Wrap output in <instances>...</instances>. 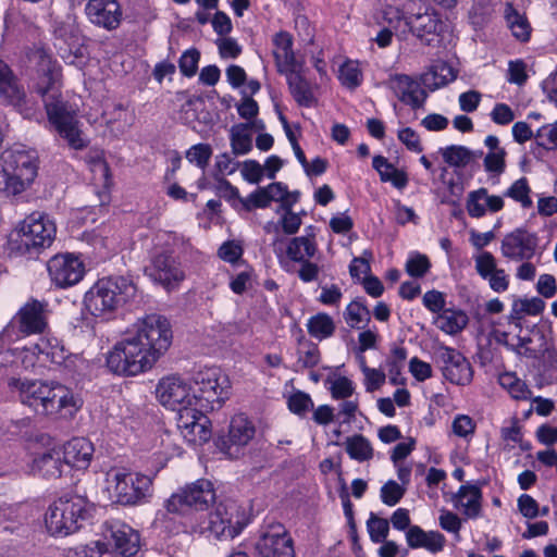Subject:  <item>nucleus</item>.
Returning a JSON list of instances; mask_svg holds the SVG:
<instances>
[{
  "instance_id": "obj_15",
  "label": "nucleus",
  "mask_w": 557,
  "mask_h": 557,
  "mask_svg": "<svg viewBox=\"0 0 557 557\" xmlns=\"http://www.w3.org/2000/svg\"><path fill=\"white\" fill-rule=\"evenodd\" d=\"M256 435V425L245 413L232 417L228 432L219 441L220 450L228 458H238L243 449L249 445Z\"/></svg>"
},
{
  "instance_id": "obj_29",
  "label": "nucleus",
  "mask_w": 557,
  "mask_h": 557,
  "mask_svg": "<svg viewBox=\"0 0 557 557\" xmlns=\"http://www.w3.org/2000/svg\"><path fill=\"white\" fill-rule=\"evenodd\" d=\"M504 208V199L500 196L488 195L486 188H479L468 194L466 209L471 218H482L490 212H498Z\"/></svg>"
},
{
  "instance_id": "obj_17",
  "label": "nucleus",
  "mask_w": 557,
  "mask_h": 557,
  "mask_svg": "<svg viewBox=\"0 0 557 557\" xmlns=\"http://www.w3.org/2000/svg\"><path fill=\"white\" fill-rule=\"evenodd\" d=\"M244 524L235 503H219L209 513L208 530L219 540H231L237 536Z\"/></svg>"
},
{
  "instance_id": "obj_60",
  "label": "nucleus",
  "mask_w": 557,
  "mask_h": 557,
  "mask_svg": "<svg viewBox=\"0 0 557 557\" xmlns=\"http://www.w3.org/2000/svg\"><path fill=\"white\" fill-rule=\"evenodd\" d=\"M506 150L488 151L484 157V169L493 175H500L506 168Z\"/></svg>"
},
{
  "instance_id": "obj_37",
  "label": "nucleus",
  "mask_w": 557,
  "mask_h": 557,
  "mask_svg": "<svg viewBox=\"0 0 557 557\" xmlns=\"http://www.w3.org/2000/svg\"><path fill=\"white\" fill-rule=\"evenodd\" d=\"M468 315L459 309L447 308L434 319L437 329L448 335H455L461 332L468 324Z\"/></svg>"
},
{
  "instance_id": "obj_53",
  "label": "nucleus",
  "mask_w": 557,
  "mask_h": 557,
  "mask_svg": "<svg viewBox=\"0 0 557 557\" xmlns=\"http://www.w3.org/2000/svg\"><path fill=\"white\" fill-rule=\"evenodd\" d=\"M367 530L373 543H382L388 536L389 523L386 519L371 513L367 521Z\"/></svg>"
},
{
  "instance_id": "obj_23",
  "label": "nucleus",
  "mask_w": 557,
  "mask_h": 557,
  "mask_svg": "<svg viewBox=\"0 0 557 557\" xmlns=\"http://www.w3.org/2000/svg\"><path fill=\"white\" fill-rule=\"evenodd\" d=\"M85 13L90 23L109 32L120 26L123 16L117 0H88Z\"/></svg>"
},
{
  "instance_id": "obj_7",
  "label": "nucleus",
  "mask_w": 557,
  "mask_h": 557,
  "mask_svg": "<svg viewBox=\"0 0 557 557\" xmlns=\"http://www.w3.org/2000/svg\"><path fill=\"white\" fill-rule=\"evenodd\" d=\"M196 392V406L219 409L228 398L230 380L218 367H208L197 371L193 376Z\"/></svg>"
},
{
  "instance_id": "obj_34",
  "label": "nucleus",
  "mask_w": 557,
  "mask_h": 557,
  "mask_svg": "<svg viewBox=\"0 0 557 557\" xmlns=\"http://www.w3.org/2000/svg\"><path fill=\"white\" fill-rule=\"evenodd\" d=\"M332 444L335 446L343 445L349 458L360 463L368 462L374 457L372 443L362 434H354L347 436L344 443L334 441Z\"/></svg>"
},
{
  "instance_id": "obj_2",
  "label": "nucleus",
  "mask_w": 557,
  "mask_h": 557,
  "mask_svg": "<svg viewBox=\"0 0 557 557\" xmlns=\"http://www.w3.org/2000/svg\"><path fill=\"white\" fill-rule=\"evenodd\" d=\"M39 156L36 150L14 146L0 153V191L16 196L28 189L38 175Z\"/></svg>"
},
{
  "instance_id": "obj_14",
  "label": "nucleus",
  "mask_w": 557,
  "mask_h": 557,
  "mask_svg": "<svg viewBox=\"0 0 557 557\" xmlns=\"http://www.w3.org/2000/svg\"><path fill=\"white\" fill-rule=\"evenodd\" d=\"M258 557H295L290 535L282 523H269L260 531L256 543Z\"/></svg>"
},
{
  "instance_id": "obj_20",
  "label": "nucleus",
  "mask_w": 557,
  "mask_h": 557,
  "mask_svg": "<svg viewBox=\"0 0 557 557\" xmlns=\"http://www.w3.org/2000/svg\"><path fill=\"white\" fill-rule=\"evenodd\" d=\"M208 410L210 409L193 406L177 413V428L187 443L202 444L211 437L210 421L205 414Z\"/></svg>"
},
{
  "instance_id": "obj_11",
  "label": "nucleus",
  "mask_w": 557,
  "mask_h": 557,
  "mask_svg": "<svg viewBox=\"0 0 557 557\" xmlns=\"http://www.w3.org/2000/svg\"><path fill=\"white\" fill-rule=\"evenodd\" d=\"M272 248L280 265L287 272L294 271L295 264L311 260L318 251L314 237L310 235L293 238L277 235L272 242Z\"/></svg>"
},
{
  "instance_id": "obj_31",
  "label": "nucleus",
  "mask_w": 557,
  "mask_h": 557,
  "mask_svg": "<svg viewBox=\"0 0 557 557\" xmlns=\"http://www.w3.org/2000/svg\"><path fill=\"white\" fill-rule=\"evenodd\" d=\"M273 55L280 73L301 67L292 49L293 38L287 32H280L273 37Z\"/></svg>"
},
{
  "instance_id": "obj_48",
  "label": "nucleus",
  "mask_w": 557,
  "mask_h": 557,
  "mask_svg": "<svg viewBox=\"0 0 557 557\" xmlns=\"http://www.w3.org/2000/svg\"><path fill=\"white\" fill-rule=\"evenodd\" d=\"M344 320L351 329H360L361 324L370 321L369 309L360 301H351L344 311Z\"/></svg>"
},
{
  "instance_id": "obj_44",
  "label": "nucleus",
  "mask_w": 557,
  "mask_h": 557,
  "mask_svg": "<svg viewBox=\"0 0 557 557\" xmlns=\"http://www.w3.org/2000/svg\"><path fill=\"white\" fill-rule=\"evenodd\" d=\"M307 330L312 337L322 341L334 334L335 323L327 313L320 312L308 320Z\"/></svg>"
},
{
  "instance_id": "obj_38",
  "label": "nucleus",
  "mask_w": 557,
  "mask_h": 557,
  "mask_svg": "<svg viewBox=\"0 0 557 557\" xmlns=\"http://www.w3.org/2000/svg\"><path fill=\"white\" fill-rule=\"evenodd\" d=\"M455 77V71L449 64L437 61L421 76V79L423 86L433 91L454 81Z\"/></svg>"
},
{
  "instance_id": "obj_16",
  "label": "nucleus",
  "mask_w": 557,
  "mask_h": 557,
  "mask_svg": "<svg viewBox=\"0 0 557 557\" xmlns=\"http://www.w3.org/2000/svg\"><path fill=\"white\" fill-rule=\"evenodd\" d=\"M42 416L73 418L82 408L83 400L72 388L50 382L49 395L46 396Z\"/></svg>"
},
{
  "instance_id": "obj_36",
  "label": "nucleus",
  "mask_w": 557,
  "mask_h": 557,
  "mask_svg": "<svg viewBox=\"0 0 557 557\" xmlns=\"http://www.w3.org/2000/svg\"><path fill=\"white\" fill-rule=\"evenodd\" d=\"M0 96L12 102L24 100L25 91L11 67L0 59Z\"/></svg>"
},
{
  "instance_id": "obj_28",
  "label": "nucleus",
  "mask_w": 557,
  "mask_h": 557,
  "mask_svg": "<svg viewBox=\"0 0 557 557\" xmlns=\"http://www.w3.org/2000/svg\"><path fill=\"white\" fill-rule=\"evenodd\" d=\"M109 544L122 556H134L140 546V537L132 527L115 522L110 527Z\"/></svg>"
},
{
  "instance_id": "obj_42",
  "label": "nucleus",
  "mask_w": 557,
  "mask_h": 557,
  "mask_svg": "<svg viewBox=\"0 0 557 557\" xmlns=\"http://www.w3.org/2000/svg\"><path fill=\"white\" fill-rule=\"evenodd\" d=\"M299 70L300 69L290 70L283 74L286 75L287 84L295 101L301 104L302 102L308 103L313 101V94Z\"/></svg>"
},
{
  "instance_id": "obj_40",
  "label": "nucleus",
  "mask_w": 557,
  "mask_h": 557,
  "mask_svg": "<svg viewBox=\"0 0 557 557\" xmlns=\"http://www.w3.org/2000/svg\"><path fill=\"white\" fill-rule=\"evenodd\" d=\"M505 18L512 35L520 41H528L531 35V26L524 15H521L511 3L505 7Z\"/></svg>"
},
{
  "instance_id": "obj_26",
  "label": "nucleus",
  "mask_w": 557,
  "mask_h": 557,
  "mask_svg": "<svg viewBox=\"0 0 557 557\" xmlns=\"http://www.w3.org/2000/svg\"><path fill=\"white\" fill-rule=\"evenodd\" d=\"M12 323H17L22 333H41L47 326L46 304L38 300L27 301L16 313Z\"/></svg>"
},
{
  "instance_id": "obj_59",
  "label": "nucleus",
  "mask_w": 557,
  "mask_h": 557,
  "mask_svg": "<svg viewBox=\"0 0 557 557\" xmlns=\"http://www.w3.org/2000/svg\"><path fill=\"white\" fill-rule=\"evenodd\" d=\"M475 270L478 274L483 278H487L499 268L495 257L488 251H482L474 257Z\"/></svg>"
},
{
  "instance_id": "obj_4",
  "label": "nucleus",
  "mask_w": 557,
  "mask_h": 557,
  "mask_svg": "<svg viewBox=\"0 0 557 557\" xmlns=\"http://www.w3.org/2000/svg\"><path fill=\"white\" fill-rule=\"evenodd\" d=\"M136 293V286L126 277L99 280L85 295V307L94 317L114 312Z\"/></svg>"
},
{
  "instance_id": "obj_52",
  "label": "nucleus",
  "mask_w": 557,
  "mask_h": 557,
  "mask_svg": "<svg viewBox=\"0 0 557 557\" xmlns=\"http://www.w3.org/2000/svg\"><path fill=\"white\" fill-rule=\"evenodd\" d=\"M531 189L525 177H521L513 182L507 189L506 196L519 202L523 208L532 206V199L530 197Z\"/></svg>"
},
{
  "instance_id": "obj_33",
  "label": "nucleus",
  "mask_w": 557,
  "mask_h": 557,
  "mask_svg": "<svg viewBox=\"0 0 557 557\" xmlns=\"http://www.w3.org/2000/svg\"><path fill=\"white\" fill-rule=\"evenodd\" d=\"M407 544L411 548L423 547L431 553L444 548L445 536L438 531H424L419 525H411L406 532Z\"/></svg>"
},
{
  "instance_id": "obj_55",
  "label": "nucleus",
  "mask_w": 557,
  "mask_h": 557,
  "mask_svg": "<svg viewBox=\"0 0 557 557\" xmlns=\"http://www.w3.org/2000/svg\"><path fill=\"white\" fill-rule=\"evenodd\" d=\"M287 406L294 414L305 417L313 408V401L309 394L296 391L289 395Z\"/></svg>"
},
{
  "instance_id": "obj_54",
  "label": "nucleus",
  "mask_w": 557,
  "mask_h": 557,
  "mask_svg": "<svg viewBox=\"0 0 557 557\" xmlns=\"http://www.w3.org/2000/svg\"><path fill=\"white\" fill-rule=\"evenodd\" d=\"M67 557H112L104 542L96 541L85 546L71 549Z\"/></svg>"
},
{
  "instance_id": "obj_64",
  "label": "nucleus",
  "mask_w": 557,
  "mask_h": 557,
  "mask_svg": "<svg viewBox=\"0 0 557 557\" xmlns=\"http://www.w3.org/2000/svg\"><path fill=\"white\" fill-rule=\"evenodd\" d=\"M519 512L527 519H534L540 516L539 503L529 494H521L517 499Z\"/></svg>"
},
{
  "instance_id": "obj_24",
  "label": "nucleus",
  "mask_w": 557,
  "mask_h": 557,
  "mask_svg": "<svg viewBox=\"0 0 557 557\" xmlns=\"http://www.w3.org/2000/svg\"><path fill=\"white\" fill-rule=\"evenodd\" d=\"M65 467L62 449L58 447L38 453L28 461V470L30 473L47 479L60 478Z\"/></svg>"
},
{
  "instance_id": "obj_39",
  "label": "nucleus",
  "mask_w": 557,
  "mask_h": 557,
  "mask_svg": "<svg viewBox=\"0 0 557 557\" xmlns=\"http://www.w3.org/2000/svg\"><path fill=\"white\" fill-rule=\"evenodd\" d=\"M373 168L379 172L381 181L391 182L393 186L403 189L408 184V177L405 172L396 169L386 158L375 156L372 162Z\"/></svg>"
},
{
  "instance_id": "obj_43",
  "label": "nucleus",
  "mask_w": 557,
  "mask_h": 557,
  "mask_svg": "<svg viewBox=\"0 0 557 557\" xmlns=\"http://www.w3.org/2000/svg\"><path fill=\"white\" fill-rule=\"evenodd\" d=\"M337 78L345 88L350 90L356 89L363 81L360 63L355 60H346L338 67Z\"/></svg>"
},
{
  "instance_id": "obj_6",
  "label": "nucleus",
  "mask_w": 557,
  "mask_h": 557,
  "mask_svg": "<svg viewBox=\"0 0 557 557\" xmlns=\"http://www.w3.org/2000/svg\"><path fill=\"white\" fill-rule=\"evenodd\" d=\"M106 482L108 491L123 505H140L152 495V479L125 468H111L106 474Z\"/></svg>"
},
{
  "instance_id": "obj_51",
  "label": "nucleus",
  "mask_w": 557,
  "mask_h": 557,
  "mask_svg": "<svg viewBox=\"0 0 557 557\" xmlns=\"http://www.w3.org/2000/svg\"><path fill=\"white\" fill-rule=\"evenodd\" d=\"M476 429V423L468 414H457L451 422V432L455 436L469 442Z\"/></svg>"
},
{
  "instance_id": "obj_50",
  "label": "nucleus",
  "mask_w": 557,
  "mask_h": 557,
  "mask_svg": "<svg viewBox=\"0 0 557 557\" xmlns=\"http://www.w3.org/2000/svg\"><path fill=\"white\" fill-rule=\"evenodd\" d=\"M110 111H103L101 112L102 117L100 123L106 124L107 126L111 127L112 132H115L116 134H122L126 131V128L129 126V123H119V120L122 117L127 116V112L125 110V107H108Z\"/></svg>"
},
{
  "instance_id": "obj_13",
  "label": "nucleus",
  "mask_w": 557,
  "mask_h": 557,
  "mask_svg": "<svg viewBox=\"0 0 557 557\" xmlns=\"http://www.w3.org/2000/svg\"><path fill=\"white\" fill-rule=\"evenodd\" d=\"M159 403L178 413L196 406V392L190 382L180 375H169L161 379L156 388Z\"/></svg>"
},
{
  "instance_id": "obj_61",
  "label": "nucleus",
  "mask_w": 557,
  "mask_h": 557,
  "mask_svg": "<svg viewBox=\"0 0 557 557\" xmlns=\"http://www.w3.org/2000/svg\"><path fill=\"white\" fill-rule=\"evenodd\" d=\"M330 391L333 398L347 399L354 394L355 386L348 377L338 376L331 382Z\"/></svg>"
},
{
  "instance_id": "obj_30",
  "label": "nucleus",
  "mask_w": 557,
  "mask_h": 557,
  "mask_svg": "<svg viewBox=\"0 0 557 557\" xmlns=\"http://www.w3.org/2000/svg\"><path fill=\"white\" fill-rule=\"evenodd\" d=\"M94 446L85 437H74L62 448V455L66 467L86 469L92 458Z\"/></svg>"
},
{
  "instance_id": "obj_46",
  "label": "nucleus",
  "mask_w": 557,
  "mask_h": 557,
  "mask_svg": "<svg viewBox=\"0 0 557 557\" xmlns=\"http://www.w3.org/2000/svg\"><path fill=\"white\" fill-rule=\"evenodd\" d=\"M283 211L281 219L278 221V224L268 223L265 225V231L268 233L274 232L277 235L278 234V227L281 226L283 232L287 235H294L298 232L300 225H301V218L299 214L293 212L290 208H282Z\"/></svg>"
},
{
  "instance_id": "obj_35",
  "label": "nucleus",
  "mask_w": 557,
  "mask_h": 557,
  "mask_svg": "<svg viewBox=\"0 0 557 557\" xmlns=\"http://www.w3.org/2000/svg\"><path fill=\"white\" fill-rule=\"evenodd\" d=\"M438 152L442 154L444 161L453 168H466L483 156L481 150H471L460 145H450L440 148Z\"/></svg>"
},
{
  "instance_id": "obj_12",
  "label": "nucleus",
  "mask_w": 557,
  "mask_h": 557,
  "mask_svg": "<svg viewBox=\"0 0 557 557\" xmlns=\"http://www.w3.org/2000/svg\"><path fill=\"white\" fill-rule=\"evenodd\" d=\"M30 60L35 64L38 76L36 91L41 96L44 104H59L57 98L60 66L57 61L42 48L34 49Z\"/></svg>"
},
{
  "instance_id": "obj_19",
  "label": "nucleus",
  "mask_w": 557,
  "mask_h": 557,
  "mask_svg": "<svg viewBox=\"0 0 557 557\" xmlns=\"http://www.w3.org/2000/svg\"><path fill=\"white\" fill-rule=\"evenodd\" d=\"M539 236L524 227L507 233L500 242V253L509 261L532 259L539 250Z\"/></svg>"
},
{
  "instance_id": "obj_25",
  "label": "nucleus",
  "mask_w": 557,
  "mask_h": 557,
  "mask_svg": "<svg viewBox=\"0 0 557 557\" xmlns=\"http://www.w3.org/2000/svg\"><path fill=\"white\" fill-rule=\"evenodd\" d=\"M11 385L18 392L20 400L34 412H44L46 396L49 395L50 382L39 380H13Z\"/></svg>"
},
{
  "instance_id": "obj_10",
  "label": "nucleus",
  "mask_w": 557,
  "mask_h": 557,
  "mask_svg": "<svg viewBox=\"0 0 557 557\" xmlns=\"http://www.w3.org/2000/svg\"><path fill=\"white\" fill-rule=\"evenodd\" d=\"M407 9L406 26L425 45H432L443 29V22L437 12L429 4L421 1H409Z\"/></svg>"
},
{
  "instance_id": "obj_18",
  "label": "nucleus",
  "mask_w": 557,
  "mask_h": 557,
  "mask_svg": "<svg viewBox=\"0 0 557 557\" xmlns=\"http://www.w3.org/2000/svg\"><path fill=\"white\" fill-rule=\"evenodd\" d=\"M146 275L166 290H172L185 280V272L175 257L168 252L153 256L145 268Z\"/></svg>"
},
{
  "instance_id": "obj_45",
  "label": "nucleus",
  "mask_w": 557,
  "mask_h": 557,
  "mask_svg": "<svg viewBox=\"0 0 557 557\" xmlns=\"http://www.w3.org/2000/svg\"><path fill=\"white\" fill-rule=\"evenodd\" d=\"M499 384L512 398L518 400L529 399L531 391L528 385L521 381L515 373L506 372L499 375Z\"/></svg>"
},
{
  "instance_id": "obj_22",
  "label": "nucleus",
  "mask_w": 557,
  "mask_h": 557,
  "mask_svg": "<svg viewBox=\"0 0 557 557\" xmlns=\"http://www.w3.org/2000/svg\"><path fill=\"white\" fill-rule=\"evenodd\" d=\"M47 267L52 282L59 287L75 285L85 274L83 261L71 253L54 256Z\"/></svg>"
},
{
  "instance_id": "obj_8",
  "label": "nucleus",
  "mask_w": 557,
  "mask_h": 557,
  "mask_svg": "<svg viewBox=\"0 0 557 557\" xmlns=\"http://www.w3.org/2000/svg\"><path fill=\"white\" fill-rule=\"evenodd\" d=\"M215 500L213 484L206 479L197 480L178 488L166 499L168 512L187 515L193 510H205Z\"/></svg>"
},
{
  "instance_id": "obj_62",
  "label": "nucleus",
  "mask_w": 557,
  "mask_h": 557,
  "mask_svg": "<svg viewBox=\"0 0 557 557\" xmlns=\"http://www.w3.org/2000/svg\"><path fill=\"white\" fill-rule=\"evenodd\" d=\"M200 53L197 49H189L185 51L180 58V70L181 72L188 77H191L196 74L198 69Z\"/></svg>"
},
{
  "instance_id": "obj_58",
  "label": "nucleus",
  "mask_w": 557,
  "mask_h": 557,
  "mask_svg": "<svg viewBox=\"0 0 557 557\" xmlns=\"http://www.w3.org/2000/svg\"><path fill=\"white\" fill-rule=\"evenodd\" d=\"M212 154V149L207 144H197L191 146L186 152V159L190 162L199 166L200 169H205Z\"/></svg>"
},
{
  "instance_id": "obj_63",
  "label": "nucleus",
  "mask_w": 557,
  "mask_h": 557,
  "mask_svg": "<svg viewBox=\"0 0 557 557\" xmlns=\"http://www.w3.org/2000/svg\"><path fill=\"white\" fill-rule=\"evenodd\" d=\"M539 145L545 149L557 148V122L542 126L536 134Z\"/></svg>"
},
{
  "instance_id": "obj_3",
  "label": "nucleus",
  "mask_w": 557,
  "mask_h": 557,
  "mask_svg": "<svg viewBox=\"0 0 557 557\" xmlns=\"http://www.w3.org/2000/svg\"><path fill=\"white\" fill-rule=\"evenodd\" d=\"M94 505L81 495H65L54 500L45 513L47 531L52 536H67L78 531L91 517Z\"/></svg>"
},
{
  "instance_id": "obj_56",
  "label": "nucleus",
  "mask_w": 557,
  "mask_h": 557,
  "mask_svg": "<svg viewBox=\"0 0 557 557\" xmlns=\"http://www.w3.org/2000/svg\"><path fill=\"white\" fill-rule=\"evenodd\" d=\"M406 487L394 480L387 481L380 490V498L383 504L393 507L397 505L406 493Z\"/></svg>"
},
{
  "instance_id": "obj_41",
  "label": "nucleus",
  "mask_w": 557,
  "mask_h": 557,
  "mask_svg": "<svg viewBox=\"0 0 557 557\" xmlns=\"http://www.w3.org/2000/svg\"><path fill=\"white\" fill-rule=\"evenodd\" d=\"M36 348L41 356L42 364L47 361L55 364H62L66 359L64 347L55 337L39 338L36 343Z\"/></svg>"
},
{
  "instance_id": "obj_1",
  "label": "nucleus",
  "mask_w": 557,
  "mask_h": 557,
  "mask_svg": "<svg viewBox=\"0 0 557 557\" xmlns=\"http://www.w3.org/2000/svg\"><path fill=\"white\" fill-rule=\"evenodd\" d=\"M172 343L169 321L158 314L138 319L108 352L107 366L115 374L135 376L153 368Z\"/></svg>"
},
{
  "instance_id": "obj_49",
  "label": "nucleus",
  "mask_w": 557,
  "mask_h": 557,
  "mask_svg": "<svg viewBox=\"0 0 557 557\" xmlns=\"http://www.w3.org/2000/svg\"><path fill=\"white\" fill-rule=\"evenodd\" d=\"M269 198L271 201L280 202V208H292L299 198L298 193H289L287 187L280 182L272 183L267 186Z\"/></svg>"
},
{
  "instance_id": "obj_9",
  "label": "nucleus",
  "mask_w": 557,
  "mask_h": 557,
  "mask_svg": "<svg viewBox=\"0 0 557 557\" xmlns=\"http://www.w3.org/2000/svg\"><path fill=\"white\" fill-rule=\"evenodd\" d=\"M47 121L45 128L54 132L73 150H84L89 138L82 129L81 121L75 111L69 107H46Z\"/></svg>"
},
{
  "instance_id": "obj_57",
  "label": "nucleus",
  "mask_w": 557,
  "mask_h": 557,
  "mask_svg": "<svg viewBox=\"0 0 557 557\" xmlns=\"http://www.w3.org/2000/svg\"><path fill=\"white\" fill-rule=\"evenodd\" d=\"M431 263L425 255L411 253L406 262V271L410 276L422 277L429 270Z\"/></svg>"
},
{
  "instance_id": "obj_27",
  "label": "nucleus",
  "mask_w": 557,
  "mask_h": 557,
  "mask_svg": "<svg viewBox=\"0 0 557 557\" xmlns=\"http://www.w3.org/2000/svg\"><path fill=\"white\" fill-rule=\"evenodd\" d=\"M391 89L404 104H422L426 98V87L422 79L417 81L408 75H395L389 81Z\"/></svg>"
},
{
  "instance_id": "obj_5",
  "label": "nucleus",
  "mask_w": 557,
  "mask_h": 557,
  "mask_svg": "<svg viewBox=\"0 0 557 557\" xmlns=\"http://www.w3.org/2000/svg\"><path fill=\"white\" fill-rule=\"evenodd\" d=\"M55 236V225L48 215L35 212L21 222L10 236L11 249L20 255L49 247Z\"/></svg>"
},
{
  "instance_id": "obj_32",
  "label": "nucleus",
  "mask_w": 557,
  "mask_h": 557,
  "mask_svg": "<svg viewBox=\"0 0 557 557\" xmlns=\"http://www.w3.org/2000/svg\"><path fill=\"white\" fill-rule=\"evenodd\" d=\"M481 490L475 485H461L455 494L454 506L461 510L462 513L470 519L478 518L481 512Z\"/></svg>"
},
{
  "instance_id": "obj_47",
  "label": "nucleus",
  "mask_w": 557,
  "mask_h": 557,
  "mask_svg": "<svg viewBox=\"0 0 557 557\" xmlns=\"http://www.w3.org/2000/svg\"><path fill=\"white\" fill-rule=\"evenodd\" d=\"M248 124H238L231 129V146L235 154H246L251 150V136L248 134Z\"/></svg>"
},
{
  "instance_id": "obj_21",
  "label": "nucleus",
  "mask_w": 557,
  "mask_h": 557,
  "mask_svg": "<svg viewBox=\"0 0 557 557\" xmlns=\"http://www.w3.org/2000/svg\"><path fill=\"white\" fill-rule=\"evenodd\" d=\"M437 357L442 363L443 375L450 383L467 385L472 381V367L461 352L448 346H440Z\"/></svg>"
}]
</instances>
